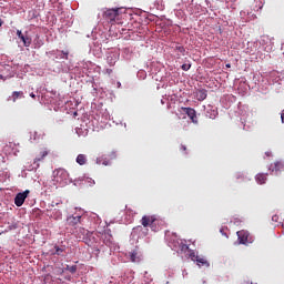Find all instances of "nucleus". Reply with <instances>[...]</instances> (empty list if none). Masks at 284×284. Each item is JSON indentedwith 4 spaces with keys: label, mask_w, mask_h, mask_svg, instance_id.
Here are the masks:
<instances>
[{
    "label": "nucleus",
    "mask_w": 284,
    "mask_h": 284,
    "mask_svg": "<svg viewBox=\"0 0 284 284\" xmlns=\"http://www.w3.org/2000/svg\"><path fill=\"white\" fill-rule=\"evenodd\" d=\"M191 258L199 265V267H210V262L205 256L196 255L195 253H191Z\"/></svg>",
    "instance_id": "obj_4"
},
{
    "label": "nucleus",
    "mask_w": 284,
    "mask_h": 284,
    "mask_svg": "<svg viewBox=\"0 0 284 284\" xmlns=\"http://www.w3.org/2000/svg\"><path fill=\"white\" fill-rule=\"evenodd\" d=\"M104 243L105 245H112V235L109 233H104Z\"/></svg>",
    "instance_id": "obj_21"
},
{
    "label": "nucleus",
    "mask_w": 284,
    "mask_h": 284,
    "mask_svg": "<svg viewBox=\"0 0 284 284\" xmlns=\"http://www.w3.org/2000/svg\"><path fill=\"white\" fill-rule=\"evenodd\" d=\"M75 161L78 165H85V163H88V156L85 154H79Z\"/></svg>",
    "instance_id": "obj_14"
},
{
    "label": "nucleus",
    "mask_w": 284,
    "mask_h": 284,
    "mask_svg": "<svg viewBox=\"0 0 284 284\" xmlns=\"http://www.w3.org/2000/svg\"><path fill=\"white\" fill-rule=\"evenodd\" d=\"M13 103L17 102V99H23V91H13L11 94Z\"/></svg>",
    "instance_id": "obj_16"
},
{
    "label": "nucleus",
    "mask_w": 284,
    "mask_h": 284,
    "mask_svg": "<svg viewBox=\"0 0 284 284\" xmlns=\"http://www.w3.org/2000/svg\"><path fill=\"white\" fill-rule=\"evenodd\" d=\"M81 223V215H70L67 217V225L69 227H77Z\"/></svg>",
    "instance_id": "obj_8"
},
{
    "label": "nucleus",
    "mask_w": 284,
    "mask_h": 284,
    "mask_svg": "<svg viewBox=\"0 0 284 284\" xmlns=\"http://www.w3.org/2000/svg\"><path fill=\"white\" fill-rule=\"evenodd\" d=\"M59 53L55 55V59H65L68 61V57L70 54L69 51H58Z\"/></svg>",
    "instance_id": "obj_19"
},
{
    "label": "nucleus",
    "mask_w": 284,
    "mask_h": 284,
    "mask_svg": "<svg viewBox=\"0 0 284 284\" xmlns=\"http://www.w3.org/2000/svg\"><path fill=\"white\" fill-rule=\"evenodd\" d=\"M272 221L273 223H278V215H273Z\"/></svg>",
    "instance_id": "obj_27"
},
{
    "label": "nucleus",
    "mask_w": 284,
    "mask_h": 284,
    "mask_svg": "<svg viewBox=\"0 0 284 284\" xmlns=\"http://www.w3.org/2000/svg\"><path fill=\"white\" fill-rule=\"evenodd\" d=\"M226 68H232V64L227 63V64H226Z\"/></svg>",
    "instance_id": "obj_35"
},
{
    "label": "nucleus",
    "mask_w": 284,
    "mask_h": 284,
    "mask_svg": "<svg viewBox=\"0 0 284 284\" xmlns=\"http://www.w3.org/2000/svg\"><path fill=\"white\" fill-rule=\"evenodd\" d=\"M183 112L191 119L192 123H199V119L196 118V110L193 108H182Z\"/></svg>",
    "instance_id": "obj_7"
},
{
    "label": "nucleus",
    "mask_w": 284,
    "mask_h": 284,
    "mask_svg": "<svg viewBox=\"0 0 284 284\" xmlns=\"http://www.w3.org/2000/svg\"><path fill=\"white\" fill-rule=\"evenodd\" d=\"M49 154H50V151H48V149H42L39 155H37L36 159L33 160V165L39 168V163H41V161H43L45 156H48Z\"/></svg>",
    "instance_id": "obj_9"
},
{
    "label": "nucleus",
    "mask_w": 284,
    "mask_h": 284,
    "mask_svg": "<svg viewBox=\"0 0 284 284\" xmlns=\"http://www.w3.org/2000/svg\"><path fill=\"white\" fill-rule=\"evenodd\" d=\"M17 37L21 39L23 37V32H21V30H17Z\"/></svg>",
    "instance_id": "obj_28"
},
{
    "label": "nucleus",
    "mask_w": 284,
    "mask_h": 284,
    "mask_svg": "<svg viewBox=\"0 0 284 284\" xmlns=\"http://www.w3.org/2000/svg\"><path fill=\"white\" fill-rule=\"evenodd\" d=\"M129 256L132 263H139V261H141V257H139V251L136 250H133L132 252H130Z\"/></svg>",
    "instance_id": "obj_13"
},
{
    "label": "nucleus",
    "mask_w": 284,
    "mask_h": 284,
    "mask_svg": "<svg viewBox=\"0 0 284 284\" xmlns=\"http://www.w3.org/2000/svg\"><path fill=\"white\" fill-rule=\"evenodd\" d=\"M219 112L216 110H209L206 111V116L207 119H214L215 116H217Z\"/></svg>",
    "instance_id": "obj_20"
},
{
    "label": "nucleus",
    "mask_w": 284,
    "mask_h": 284,
    "mask_svg": "<svg viewBox=\"0 0 284 284\" xmlns=\"http://www.w3.org/2000/svg\"><path fill=\"white\" fill-rule=\"evenodd\" d=\"M271 172H275V174H278V172H283L284 164L281 161H276L270 166Z\"/></svg>",
    "instance_id": "obj_10"
},
{
    "label": "nucleus",
    "mask_w": 284,
    "mask_h": 284,
    "mask_svg": "<svg viewBox=\"0 0 284 284\" xmlns=\"http://www.w3.org/2000/svg\"><path fill=\"white\" fill-rule=\"evenodd\" d=\"M77 234H78V237L79 239H82V241H85V237L87 236H90V231L83 229V227H80L78 231H77Z\"/></svg>",
    "instance_id": "obj_12"
},
{
    "label": "nucleus",
    "mask_w": 284,
    "mask_h": 284,
    "mask_svg": "<svg viewBox=\"0 0 284 284\" xmlns=\"http://www.w3.org/2000/svg\"><path fill=\"white\" fill-rule=\"evenodd\" d=\"M110 158L111 159H116V152H111Z\"/></svg>",
    "instance_id": "obj_29"
},
{
    "label": "nucleus",
    "mask_w": 284,
    "mask_h": 284,
    "mask_svg": "<svg viewBox=\"0 0 284 284\" xmlns=\"http://www.w3.org/2000/svg\"><path fill=\"white\" fill-rule=\"evenodd\" d=\"M195 97L197 101H205L207 99V91L205 89H200L196 91Z\"/></svg>",
    "instance_id": "obj_11"
},
{
    "label": "nucleus",
    "mask_w": 284,
    "mask_h": 284,
    "mask_svg": "<svg viewBox=\"0 0 284 284\" xmlns=\"http://www.w3.org/2000/svg\"><path fill=\"white\" fill-rule=\"evenodd\" d=\"M30 194V190H26L22 193H18L14 197V204L17 207H21L23 203H26V200L28 199V195Z\"/></svg>",
    "instance_id": "obj_5"
},
{
    "label": "nucleus",
    "mask_w": 284,
    "mask_h": 284,
    "mask_svg": "<svg viewBox=\"0 0 284 284\" xmlns=\"http://www.w3.org/2000/svg\"><path fill=\"white\" fill-rule=\"evenodd\" d=\"M1 26H3V20L0 19V28H1Z\"/></svg>",
    "instance_id": "obj_34"
},
{
    "label": "nucleus",
    "mask_w": 284,
    "mask_h": 284,
    "mask_svg": "<svg viewBox=\"0 0 284 284\" xmlns=\"http://www.w3.org/2000/svg\"><path fill=\"white\" fill-rule=\"evenodd\" d=\"M20 40H22L24 48H30V45H32V38L29 36H22Z\"/></svg>",
    "instance_id": "obj_15"
},
{
    "label": "nucleus",
    "mask_w": 284,
    "mask_h": 284,
    "mask_svg": "<svg viewBox=\"0 0 284 284\" xmlns=\"http://www.w3.org/2000/svg\"><path fill=\"white\" fill-rule=\"evenodd\" d=\"M140 222L143 227H150L153 232H156V225L159 223V217L156 215H144Z\"/></svg>",
    "instance_id": "obj_2"
},
{
    "label": "nucleus",
    "mask_w": 284,
    "mask_h": 284,
    "mask_svg": "<svg viewBox=\"0 0 284 284\" xmlns=\"http://www.w3.org/2000/svg\"><path fill=\"white\" fill-rule=\"evenodd\" d=\"M121 12L120 8L116 9H106L102 17L104 21H108V23H114L116 19H119V14Z\"/></svg>",
    "instance_id": "obj_3"
},
{
    "label": "nucleus",
    "mask_w": 284,
    "mask_h": 284,
    "mask_svg": "<svg viewBox=\"0 0 284 284\" xmlns=\"http://www.w3.org/2000/svg\"><path fill=\"white\" fill-rule=\"evenodd\" d=\"M134 232H143V226L139 225L133 229Z\"/></svg>",
    "instance_id": "obj_25"
},
{
    "label": "nucleus",
    "mask_w": 284,
    "mask_h": 284,
    "mask_svg": "<svg viewBox=\"0 0 284 284\" xmlns=\"http://www.w3.org/2000/svg\"><path fill=\"white\" fill-rule=\"evenodd\" d=\"M31 99H37V94L30 93Z\"/></svg>",
    "instance_id": "obj_32"
},
{
    "label": "nucleus",
    "mask_w": 284,
    "mask_h": 284,
    "mask_svg": "<svg viewBox=\"0 0 284 284\" xmlns=\"http://www.w3.org/2000/svg\"><path fill=\"white\" fill-rule=\"evenodd\" d=\"M183 250H189L187 245H185V244L182 245V251H183Z\"/></svg>",
    "instance_id": "obj_33"
},
{
    "label": "nucleus",
    "mask_w": 284,
    "mask_h": 284,
    "mask_svg": "<svg viewBox=\"0 0 284 284\" xmlns=\"http://www.w3.org/2000/svg\"><path fill=\"white\" fill-rule=\"evenodd\" d=\"M118 85H121V82H118Z\"/></svg>",
    "instance_id": "obj_38"
},
{
    "label": "nucleus",
    "mask_w": 284,
    "mask_h": 284,
    "mask_svg": "<svg viewBox=\"0 0 284 284\" xmlns=\"http://www.w3.org/2000/svg\"><path fill=\"white\" fill-rule=\"evenodd\" d=\"M118 85H121V82H118Z\"/></svg>",
    "instance_id": "obj_37"
},
{
    "label": "nucleus",
    "mask_w": 284,
    "mask_h": 284,
    "mask_svg": "<svg viewBox=\"0 0 284 284\" xmlns=\"http://www.w3.org/2000/svg\"><path fill=\"white\" fill-rule=\"evenodd\" d=\"M190 68H192L191 64H182V70H184V72H187V70H190Z\"/></svg>",
    "instance_id": "obj_23"
},
{
    "label": "nucleus",
    "mask_w": 284,
    "mask_h": 284,
    "mask_svg": "<svg viewBox=\"0 0 284 284\" xmlns=\"http://www.w3.org/2000/svg\"><path fill=\"white\" fill-rule=\"evenodd\" d=\"M178 50H179V52H185V48H183V47H178Z\"/></svg>",
    "instance_id": "obj_30"
},
{
    "label": "nucleus",
    "mask_w": 284,
    "mask_h": 284,
    "mask_svg": "<svg viewBox=\"0 0 284 284\" xmlns=\"http://www.w3.org/2000/svg\"><path fill=\"white\" fill-rule=\"evenodd\" d=\"M103 165H108V162H103Z\"/></svg>",
    "instance_id": "obj_36"
},
{
    "label": "nucleus",
    "mask_w": 284,
    "mask_h": 284,
    "mask_svg": "<svg viewBox=\"0 0 284 284\" xmlns=\"http://www.w3.org/2000/svg\"><path fill=\"white\" fill-rule=\"evenodd\" d=\"M54 182L59 183L62 186L68 185V183H72L70 179V173L65 171V169H57L53 171Z\"/></svg>",
    "instance_id": "obj_1"
},
{
    "label": "nucleus",
    "mask_w": 284,
    "mask_h": 284,
    "mask_svg": "<svg viewBox=\"0 0 284 284\" xmlns=\"http://www.w3.org/2000/svg\"><path fill=\"white\" fill-rule=\"evenodd\" d=\"M148 232H150V230L145 229V232H143L142 236H148Z\"/></svg>",
    "instance_id": "obj_31"
},
{
    "label": "nucleus",
    "mask_w": 284,
    "mask_h": 284,
    "mask_svg": "<svg viewBox=\"0 0 284 284\" xmlns=\"http://www.w3.org/2000/svg\"><path fill=\"white\" fill-rule=\"evenodd\" d=\"M57 256H61L62 252H65V247L54 246Z\"/></svg>",
    "instance_id": "obj_22"
},
{
    "label": "nucleus",
    "mask_w": 284,
    "mask_h": 284,
    "mask_svg": "<svg viewBox=\"0 0 284 284\" xmlns=\"http://www.w3.org/2000/svg\"><path fill=\"white\" fill-rule=\"evenodd\" d=\"M265 181H267V175L260 173L256 175V182L260 183V185L265 184Z\"/></svg>",
    "instance_id": "obj_18"
},
{
    "label": "nucleus",
    "mask_w": 284,
    "mask_h": 284,
    "mask_svg": "<svg viewBox=\"0 0 284 284\" xmlns=\"http://www.w3.org/2000/svg\"><path fill=\"white\" fill-rule=\"evenodd\" d=\"M40 139H43V134L39 131L31 132L30 141H40Z\"/></svg>",
    "instance_id": "obj_17"
},
{
    "label": "nucleus",
    "mask_w": 284,
    "mask_h": 284,
    "mask_svg": "<svg viewBox=\"0 0 284 284\" xmlns=\"http://www.w3.org/2000/svg\"><path fill=\"white\" fill-rule=\"evenodd\" d=\"M180 150H181V152H184V154H185L187 152V146L184 144H181Z\"/></svg>",
    "instance_id": "obj_24"
},
{
    "label": "nucleus",
    "mask_w": 284,
    "mask_h": 284,
    "mask_svg": "<svg viewBox=\"0 0 284 284\" xmlns=\"http://www.w3.org/2000/svg\"><path fill=\"white\" fill-rule=\"evenodd\" d=\"M69 272H71V274H74L75 272H77V266H71L70 268H69Z\"/></svg>",
    "instance_id": "obj_26"
},
{
    "label": "nucleus",
    "mask_w": 284,
    "mask_h": 284,
    "mask_svg": "<svg viewBox=\"0 0 284 284\" xmlns=\"http://www.w3.org/2000/svg\"><path fill=\"white\" fill-rule=\"evenodd\" d=\"M237 239L241 245H247V243H252V241L250 240V232L245 230L237 231Z\"/></svg>",
    "instance_id": "obj_6"
}]
</instances>
